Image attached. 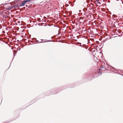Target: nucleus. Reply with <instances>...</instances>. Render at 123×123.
Listing matches in <instances>:
<instances>
[{"mask_svg":"<svg viewBox=\"0 0 123 123\" xmlns=\"http://www.w3.org/2000/svg\"><path fill=\"white\" fill-rule=\"evenodd\" d=\"M25 1H24L23 2H22V4H21L20 5L21 6H24V5H25Z\"/></svg>","mask_w":123,"mask_h":123,"instance_id":"nucleus-1","label":"nucleus"},{"mask_svg":"<svg viewBox=\"0 0 123 123\" xmlns=\"http://www.w3.org/2000/svg\"><path fill=\"white\" fill-rule=\"evenodd\" d=\"M33 0H26L25 1V3H27V2L31 1H32Z\"/></svg>","mask_w":123,"mask_h":123,"instance_id":"nucleus-2","label":"nucleus"},{"mask_svg":"<svg viewBox=\"0 0 123 123\" xmlns=\"http://www.w3.org/2000/svg\"><path fill=\"white\" fill-rule=\"evenodd\" d=\"M113 17L114 18H116L117 17V16H116L115 15H113Z\"/></svg>","mask_w":123,"mask_h":123,"instance_id":"nucleus-3","label":"nucleus"},{"mask_svg":"<svg viewBox=\"0 0 123 123\" xmlns=\"http://www.w3.org/2000/svg\"><path fill=\"white\" fill-rule=\"evenodd\" d=\"M97 4H101L99 2H97Z\"/></svg>","mask_w":123,"mask_h":123,"instance_id":"nucleus-4","label":"nucleus"},{"mask_svg":"<svg viewBox=\"0 0 123 123\" xmlns=\"http://www.w3.org/2000/svg\"><path fill=\"white\" fill-rule=\"evenodd\" d=\"M44 42H42V41H40L38 43H44Z\"/></svg>","mask_w":123,"mask_h":123,"instance_id":"nucleus-5","label":"nucleus"},{"mask_svg":"<svg viewBox=\"0 0 123 123\" xmlns=\"http://www.w3.org/2000/svg\"><path fill=\"white\" fill-rule=\"evenodd\" d=\"M48 40H47V41H45H45H43V42H48Z\"/></svg>","mask_w":123,"mask_h":123,"instance_id":"nucleus-6","label":"nucleus"},{"mask_svg":"<svg viewBox=\"0 0 123 123\" xmlns=\"http://www.w3.org/2000/svg\"><path fill=\"white\" fill-rule=\"evenodd\" d=\"M101 68H104V67H101Z\"/></svg>","mask_w":123,"mask_h":123,"instance_id":"nucleus-7","label":"nucleus"},{"mask_svg":"<svg viewBox=\"0 0 123 123\" xmlns=\"http://www.w3.org/2000/svg\"><path fill=\"white\" fill-rule=\"evenodd\" d=\"M79 12H81V10H80L79 11Z\"/></svg>","mask_w":123,"mask_h":123,"instance_id":"nucleus-8","label":"nucleus"},{"mask_svg":"<svg viewBox=\"0 0 123 123\" xmlns=\"http://www.w3.org/2000/svg\"><path fill=\"white\" fill-rule=\"evenodd\" d=\"M41 40H43V39H42Z\"/></svg>","mask_w":123,"mask_h":123,"instance_id":"nucleus-9","label":"nucleus"},{"mask_svg":"<svg viewBox=\"0 0 123 123\" xmlns=\"http://www.w3.org/2000/svg\"><path fill=\"white\" fill-rule=\"evenodd\" d=\"M27 6V5L26 6Z\"/></svg>","mask_w":123,"mask_h":123,"instance_id":"nucleus-10","label":"nucleus"}]
</instances>
